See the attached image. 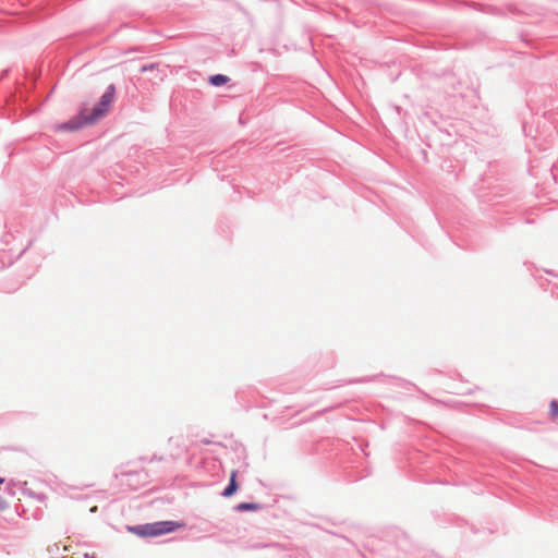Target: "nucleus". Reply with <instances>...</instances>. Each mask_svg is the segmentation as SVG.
I'll use <instances>...</instances> for the list:
<instances>
[{"mask_svg": "<svg viewBox=\"0 0 558 558\" xmlns=\"http://www.w3.org/2000/svg\"><path fill=\"white\" fill-rule=\"evenodd\" d=\"M114 95L116 88L113 85H110L101 96L99 104L94 108L90 116H86L84 112H81L77 117L73 118L68 123L60 124L56 129L58 131H76L86 124L96 122L108 113L113 102Z\"/></svg>", "mask_w": 558, "mask_h": 558, "instance_id": "nucleus-1", "label": "nucleus"}, {"mask_svg": "<svg viewBox=\"0 0 558 558\" xmlns=\"http://www.w3.org/2000/svg\"><path fill=\"white\" fill-rule=\"evenodd\" d=\"M181 526L172 521L156 522L150 524L137 525L129 527V530L138 536H158L170 533Z\"/></svg>", "mask_w": 558, "mask_h": 558, "instance_id": "nucleus-2", "label": "nucleus"}, {"mask_svg": "<svg viewBox=\"0 0 558 558\" xmlns=\"http://www.w3.org/2000/svg\"><path fill=\"white\" fill-rule=\"evenodd\" d=\"M236 476H238V471L236 470H233L231 472V475H230V483L229 485L225 488L223 493H222V496L225 497H231L232 495L235 494V492L238 490V483H236Z\"/></svg>", "mask_w": 558, "mask_h": 558, "instance_id": "nucleus-3", "label": "nucleus"}, {"mask_svg": "<svg viewBox=\"0 0 558 558\" xmlns=\"http://www.w3.org/2000/svg\"><path fill=\"white\" fill-rule=\"evenodd\" d=\"M209 82L214 85V86H221L226 83L229 82V77L226 76V75H222V74H217V75H213L209 77Z\"/></svg>", "mask_w": 558, "mask_h": 558, "instance_id": "nucleus-4", "label": "nucleus"}, {"mask_svg": "<svg viewBox=\"0 0 558 558\" xmlns=\"http://www.w3.org/2000/svg\"><path fill=\"white\" fill-rule=\"evenodd\" d=\"M258 506L256 504L242 502L236 506L239 511L256 510Z\"/></svg>", "mask_w": 558, "mask_h": 558, "instance_id": "nucleus-5", "label": "nucleus"}, {"mask_svg": "<svg viewBox=\"0 0 558 558\" xmlns=\"http://www.w3.org/2000/svg\"><path fill=\"white\" fill-rule=\"evenodd\" d=\"M549 414H550L551 420L558 418V401L557 400H553L550 402Z\"/></svg>", "mask_w": 558, "mask_h": 558, "instance_id": "nucleus-6", "label": "nucleus"}, {"mask_svg": "<svg viewBox=\"0 0 558 558\" xmlns=\"http://www.w3.org/2000/svg\"><path fill=\"white\" fill-rule=\"evenodd\" d=\"M153 69H154V65H145V66H143L141 70H142L143 72H145V71H148V70H153Z\"/></svg>", "mask_w": 558, "mask_h": 558, "instance_id": "nucleus-7", "label": "nucleus"}, {"mask_svg": "<svg viewBox=\"0 0 558 558\" xmlns=\"http://www.w3.org/2000/svg\"><path fill=\"white\" fill-rule=\"evenodd\" d=\"M89 511L93 512V513L96 512L97 511V506L92 507Z\"/></svg>", "mask_w": 558, "mask_h": 558, "instance_id": "nucleus-8", "label": "nucleus"}, {"mask_svg": "<svg viewBox=\"0 0 558 558\" xmlns=\"http://www.w3.org/2000/svg\"><path fill=\"white\" fill-rule=\"evenodd\" d=\"M86 558H95V557L94 556L89 557V556L86 555Z\"/></svg>", "mask_w": 558, "mask_h": 558, "instance_id": "nucleus-9", "label": "nucleus"}]
</instances>
